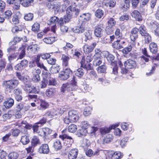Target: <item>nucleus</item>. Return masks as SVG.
Listing matches in <instances>:
<instances>
[{
	"label": "nucleus",
	"mask_w": 159,
	"mask_h": 159,
	"mask_svg": "<svg viewBox=\"0 0 159 159\" xmlns=\"http://www.w3.org/2000/svg\"><path fill=\"white\" fill-rule=\"evenodd\" d=\"M41 83H42L41 84V88H45L46 87L47 84H48V80L46 79H43L41 81Z\"/></svg>",
	"instance_id": "69168bd1"
},
{
	"label": "nucleus",
	"mask_w": 159,
	"mask_h": 159,
	"mask_svg": "<svg viewBox=\"0 0 159 159\" xmlns=\"http://www.w3.org/2000/svg\"><path fill=\"white\" fill-rule=\"evenodd\" d=\"M63 108L61 107L60 110L59 109L56 111H53L52 112L48 111L46 113L45 115L46 116L49 117V118H52L54 116L59 115L63 113L64 111Z\"/></svg>",
	"instance_id": "1a4fd4ad"
},
{
	"label": "nucleus",
	"mask_w": 159,
	"mask_h": 159,
	"mask_svg": "<svg viewBox=\"0 0 159 159\" xmlns=\"http://www.w3.org/2000/svg\"><path fill=\"white\" fill-rule=\"evenodd\" d=\"M81 67H82L84 70H86V71L91 70L92 68L91 64L90 63L88 64H84L81 63Z\"/></svg>",
	"instance_id": "864d4df0"
},
{
	"label": "nucleus",
	"mask_w": 159,
	"mask_h": 159,
	"mask_svg": "<svg viewBox=\"0 0 159 159\" xmlns=\"http://www.w3.org/2000/svg\"><path fill=\"white\" fill-rule=\"evenodd\" d=\"M115 125H112L109 128H102L100 129V132L102 134H105L109 133L111 129L115 128Z\"/></svg>",
	"instance_id": "412c9836"
},
{
	"label": "nucleus",
	"mask_w": 159,
	"mask_h": 159,
	"mask_svg": "<svg viewBox=\"0 0 159 159\" xmlns=\"http://www.w3.org/2000/svg\"><path fill=\"white\" fill-rule=\"evenodd\" d=\"M59 137L63 140H64L65 139H69L70 140V142L71 143L74 142L71 136H68L66 134H63L61 135H60L59 136Z\"/></svg>",
	"instance_id": "c03bdc74"
},
{
	"label": "nucleus",
	"mask_w": 159,
	"mask_h": 159,
	"mask_svg": "<svg viewBox=\"0 0 159 159\" xmlns=\"http://www.w3.org/2000/svg\"><path fill=\"white\" fill-rule=\"evenodd\" d=\"M24 89L26 92L30 93H39L35 87L32 85L29 81L24 82Z\"/></svg>",
	"instance_id": "20e7f679"
},
{
	"label": "nucleus",
	"mask_w": 159,
	"mask_h": 159,
	"mask_svg": "<svg viewBox=\"0 0 159 159\" xmlns=\"http://www.w3.org/2000/svg\"><path fill=\"white\" fill-rule=\"evenodd\" d=\"M131 16L134 18L136 20L141 21L142 20V16L140 13L138 11H134L131 14Z\"/></svg>",
	"instance_id": "a211bd4d"
},
{
	"label": "nucleus",
	"mask_w": 159,
	"mask_h": 159,
	"mask_svg": "<svg viewBox=\"0 0 159 159\" xmlns=\"http://www.w3.org/2000/svg\"><path fill=\"white\" fill-rule=\"evenodd\" d=\"M40 28V25L37 23H35L32 26V30L34 32L39 31Z\"/></svg>",
	"instance_id": "3c124183"
},
{
	"label": "nucleus",
	"mask_w": 159,
	"mask_h": 159,
	"mask_svg": "<svg viewBox=\"0 0 159 159\" xmlns=\"http://www.w3.org/2000/svg\"><path fill=\"white\" fill-rule=\"evenodd\" d=\"M28 63V61L27 60L24 59L20 63L16 64L15 68L16 70L21 71L27 66Z\"/></svg>",
	"instance_id": "6e6552de"
},
{
	"label": "nucleus",
	"mask_w": 159,
	"mask_h": 159,
	"mask_svg": "<svg viewBox=\"0 0 159 159\" xmlns=\"http://www.w3.org/2000/svg\"><path fill=\"white\" fill-rule=\"evenodd\" d=\"M66 14L64 19L65 23L69 22L72 17H76L79 14L80 10L76 7L70 6L66 10Z\"/></svg>",
	"instance_id": "f257e3e1"
},
{
	"label": "nucleus",
	"mask_w": 159,
	"mask_h": 159,
	"mask_svg": "<svg viewBox=\"0 0 159 159\" xmlns=\"http://www.w3.org/2000/svg\"><path fill=\"white\" fill-rule=\"evenodd\" d=\"M77 78L74 76L70 82H67L63 84L61 87V92L66 93L73 90L77 86Z\"/></svg>",
	"instance_id": "f03ea898"
},
{
	"label": "nucleus",
	"mask_w": 159,
	"mask_h": 159,
	"mask_svg": "<svg viewBox=\"0 0 159 159\" xmlns=\"http://www.w3.org/2000/svg\"><path fill=\"white\" fill-rule=\"evenodd\" d=\"M34 0H26L24 3H22V5L24 7H28L30 6L31 3H33Z\"/></svg>",
	"instance_id": "5fc2aeb1"
},
{
	"label": "nucleus",
	"mask_w": 159,
	"mask_h": 159,
	"mask_svg": "<svg viewBox=\"0 0 159 159\" xmlns=\"http://www.w3.org/2000/svg\"><path fill=\"white\" fill-rule=\"evenodd\" d=\"M55 37H48L45 38L43 39V41L47 44H51L55 42Z\"/></svg>",
	"instance_id": "72a5a7b5"
},
{
	"label": "nucleus",
	"mask_w": 159,
	"mask_h": 159,
	"mask_svg": "<svg viewBox=\"0 0 159 159\" xmlns=\"http://www.w3.org/2000/svg\"><path fill=\"white\" fill-rule=\"evenodd\" d=\"M91 15L89 13L83 14L82 16H80V18L82 17L84 22H86L89 20L91 17Z\"/></svg>",
	"instance_id": "a19ab883"
},
{
	"label": "nucleus",
	"mask_w": 159,
	"mask_h": 159,
	"mask_svg": "<svg viewBox=\"0 0 159 159\" xmlns=\"http://www.w3.org/2000/svg\"><path fill=\"white\" fill-rule=\"evenodd\" d=\"M31 144L34 147L41 144L40 140L39 138L36 136L33 137L31 141Z\"/></svg>",
	"instance_id": "393cba45"
},
{
	"label": "nucleus",
	"mask_w": 159,
	"mask_h": 159,
	"mask_svg": "<svg viewBox=\"0 0 159 159\" xmlns=\"http://www.w3.org/2000/svg\"><path fill=\"white\" fill-rule=\"evenodd\" d=\"M120 39L117 40L113 43L112 46L113 48L116 49H119L123 48L125 43V41L122 38Z\"/></svg>",
	"instance_id": "0eeeda50"
},
{
	"label": "nucleus",
	"mask_w": 159,
	"mask_h": 159,
	"mask_svg": "<svg viewBox=\"0 0 159 159\" xmlns=\"http://www.w3.org/2000/svg\"><path fill=\"white\" fill-rule=\"evenodd\" d=\"M50 151L48 145L46 143L42 144L40 146L38 152L40 154H47Z\"/></svg>",
	"instance_id": "9d476101"
},
{
	"label": "nucleus",
	"mask_w": 159,
	"mask_h": 159,
	"mask_svg": "<svg viewBox=\"0 0 159 159\" xmlns=\"http://www.w3.org/2000/svg\"><path fill=\"white\" fill-rule=\"evenodd\" d=\"M108 26L112 27L116 24V21L113 17H111L108 21Z\"/></svg>",
	"instance_id": "8fccbe9b"
},
{
	"label": "nucleus",
	"mask_w": 159,
	"mask_h": 159,
	"mask_svg": "<svg viewBox=\"0 0 159 159\" xmlns=\"http://www.w3.org/2000/svg\"><path fill=\"white\" fill-rule=\"evenodd\" d=\"M34 15L33 13H29L25 14L24 16V19L27 21H31L33 19Z\"/></svg>",
	"instance_id": "a18cd8bd"
},
{
	"label": "nucleus",
	"mask_w": 159,
	"mask_h": 159,
	"mask_svg": "<svg viewBox=\"0 0 159 159\" xmlns=\"http://www.w3.org/2000/svg\"><path fill=\"white\" fill-rule=\"evenodd\" d=\"M56 92V90L54 88H50L47 89L46 92V94L48 97H51Z\"/></svg>",
	"instance_id": "473e14b6"
},
{
	"label": "nucleus",
	"mask_w": 159,
	"mask_h": 159,
	"mask_svg": "<svg viewBox=\"0 0 159 159\" xmlns=\"http://www.w3.org/2000/svg\"><path fill=\"white\" fill-rule=\"evenodd\" d=\"M139 30L137 28H134L131 31L130 36L131 41L133 42L135 41L138 38Z\"/></svg>",
	"instance_id": "4468645a"
},
{
	"label": "nucleus",
	"mask_w": 159,
	"mask_h": 159,
	"mask_svg": "<svg viewBox=\"0 0 159 159\" xmlns=\"http://www.w3.org/2000/svg\"><path fill=\"white\" fill-rule=\"evenodd\" d=\"M18 54L17 53L12 54L11 55L9 56L8 57V60L10 63H11L12 61L17 58Z\"/></svg>",
	"instance_id": "603ef678"
},
{
	"label": "nucleus",
	"mask_w": 159,
	"mask_h": 159,
	"mask_svg": "<svg viewBox=\"0 0 159 159\" xmlns=\"http://www.w3.org/2000/svg\"><path fill=\"white\" fill-rule=\"evenodd\" d=\"M20 141L23 145H26L30 142V139L28 136L24 135L22 136Z\"/></svg>",
	"instance_id": "e433bc0d"
},
{
	"label": "nucleus",
	"mask_w": 159,
	"mask_h": 159,
	"mask_svg": "<svg viewBox=\"0 0 159 159\" xmlns=\"http://www.w3.org/2000/svg\"><path fill=\"white\" fill-rule=\"evenodd\" d=\"M107 66L105 64H103L99 66L97 68L98 73H105L106 72Z\"/></svg>",
	"instance_id": "bb28decb"
},
{
	"label": "nucleus",
	"mask_w": 159,
	"mask_h": 159,
	"mask_svg": "<svg viewBox=\"0 0 159 159\" xmlns=\"http://www.w3.org/2000/svg\"><path fill=\"white\" fill-rule=\"evenodd\" d=\"M40 109L43 110L47 108L49 106L48 104L44 100L40 101Z\"/></svg>",
	"instance_id": "79ce46f5"
},
{
	"label": "nucleus",
	"mask_w": 159,
	"mask_h": 159,
	"mask_svg": "<svg viewBox=\"0 0 159 159\" xmlns=\"http://www.w3.org/2000/svg\"><path fill=\"white\" fill-rule=\"evenodd\" d=\"M19 84L18 80L11 79L3 82V85L7 91H11L16 88Z\"/></svg>",
	"instance_id": "7ed1b4c3"
},
{
	"label": "nucleus",
	"mask_w": 159,
	"mask_h": 159,
	"mask_svg": "<svg viewBox=\"0 0 159 159\" xmlns=\"http://www.w3.org/2000/svg\"><path fill=\"white\" fill-rule=\"evenodd\" d=\"M138 29H139V33L143 36H146L147 35L149 34L148 33L147 29L144 25L140 26Z\"/></svg>",
	"instance_id": "5701e85b"
},
{
	"label": "nucleus",
	"mask_w": 159,
	"mask_h": 159,
	"mask_svg": "<svg viewBox=\"0 0 159 159\" xmlns=\"http://www.w3.org/2000/svg\"><path fill=\"white\" fill-rule=\"evenodd\" d=\"M112 140V136L111 134H108L103 139V141H102V143L104 144L106 143H108Z\"/></svg>",
	"instance_id": "c756f323"
},
{
	"label": "nucleus",
	"mask_w": 159,
	"mask_h": 159,
	"mask_svg": "<svg viewBox=\"0 0 159 159\" xmlns=\"http://www.w3.org/2000/svg\"><path fill=\"white\" fill-rule=\"evenodd\" d=\"M14 104L13 99L10 98L7 99V101L3 103L4 106L6 108H9L11 107Z\"/></svg>",
	"instance_id": "aec40b11"
},
{
	"label": "nucleus",
	"mask_w": 159,
	"mask_h": 159,
	"mask_svg": "<svg viewBox=\"0 0 159 159\" xmlns=\"http://www.w3.org/2000/svg\"><path fill=\"white\" fill-rule=\"evenodd\" d=\"M104 14V11L100 9L97 10L95 12L96 17L98 19L102 18Z\"/></svg>",
	"instance_id": "c9c22d12"
},
{
	"label": "nucleus",
	"mask_w": 159,
	"mask_h": 159,
	"mask_svg": "<svg viewBox=\"0 0 159 159\" xmlns=\"http://www.w3.org/2000/svg\"><path fill=\"white\" fill-rule=\"evenodd\" d=\"M78 151L77 149L71 150L69 152L68 157L69 159H75L77 156Z\"/></svg>",
	"instance_id": "dca6fc26"
},
{
	"label": "nucleus",
	"mask_w": 159,
	"mask_h": 159,
	"mask_svg": "<svg viewBox=\"0 0 159 159\" xmlns=\"http://www.w3.org/2000/svg\"><path fill=\"white\" fill-rule=\"evenodd\" d=\"M39 48L37 44L29 46L27 48V50L29 52L32 54L36 53L39 50Z\"/></svg>",
	"instance_id": "6ab92c4d"
},
{
	"label": "nucleus",
	"mask_w": 159,
	"mask_h": 159,
	"mask_svg": "<svg viewBox=\"0 0 159 159\" xmlns=\"http://www.w3.org/2000/svg\"><path fill=\"white\" fill-rule=\"evenodd\" d=\"M140 0H133L131 2L132 7L133 9L136 8L138 6Z\"/></svg>",
	"instance_id": "680f3d73"
},
{
	"label": "nucleus",
	"mask_w": 159,
	"mask_h": 159,
	"mask_svg": "<svg viewBox=\"0 0 159 159\" xmlns=\"http://www.w3.org/2000/svg\"><path fill=\"white\" fill-rule=\"evenodd\" d=\"M77 129L76 125L74 124L70 125L68 127V131L71 133H74L75 132Z\"/></svg>",
	"instance_id": "49530a36"
},
{
	"label": "nucleus",
	"mask_w": 159,
	"mask_h": 159,
	"mask_svg": "<svg viewBox=\"0 0 159 159\" xmlns=\"http://www.w3.org/2000/svg\"><path fill=\"white\" fill-rule=\"evenodd\" d=\"M13 93L15 96H16L20 95H22V92L21 89L19 88L15 89L13 91Z\"/></svg>",
	"instance_id": "4d7b16f0"
},
{
	"label": "nucleus",
	"mask_w": 159,
	"mask_h": 159,
	"mask_svg": "<svg viewBox=\"0 0 159 159\" xmlns=\"http://www.w3.org/2000/svg\"><path fill=\"white\" fill-rule=\"evenodd\" d=\"M12 23L13 24L16 25L19 23V20L18 16L15 15L13 16L12 19Z\"/></svg>",
	"instance_id": "e2e57ef3"
},
{
	"label": "nucleus",
	"mask_w": 159,
	"mask_h": 159,
	"mask_svg": "<svg viewBox=\"0 0 159 159\" xmlns=\"http://www.w3.org/2000/svg\"><path fill=\"white\" fill-rule=\"evenodd\" d=\"M51 74L48 72H44L43 73V79L49 80L51 78Z\"/></svg>",
	"instance_id": "338daca9"
},
{
	"label": "nucleus",
	"mask_w": 159,
	"mask_h": 159,
	"mask_svg": "<svg viewBox=\"0 0 159 159\" xmlns=\"http://www.w3.org/2000/svg\"><path fill=\"white\" fill-rule=\"evenodd\" d=\"M103 53L105 54L106 58L108 62L110 63V65H114L115 64L117 63L116 61L115 60V57L112 54L110 53L107 51L103 52Z\"/></svg>",
	"instance_id": "423d86ee"
},
{
	"label": "nucleus",
	"mask_w": 159,
	"mask_h": 159,
	"mask_svg": "<svg viewBox=\"0 0 159 159\" xmlns=\"http://www.w3.org/2000/svg\"><path fill=\"white\" fill-rule=\"evenodd\" d=\"M69 59L70 58L68 56L65 55H63L62 57L63 65L65 66H67Z\"/></svg>",
	"instance_id": "f704fd0d"
},
{
	"label": "nucleus",
	"mask_w": 159,
	"mask_h": 159,
	"mask_svg": "<svg viewBox=\"0 0 159 159\" xmlns=\"http://www.w3.org/2000/svg\"><path fill=\"white\" fill-rule=\"evenodd\" d=\"M124 65L125 67L127 69H132L136 66L135 61L130 59L125 61L124 62Z\"/></svg>",
	"instance_id": "ddd939ff"
},
{
	"label": "nucleus",
	"mask_w": 159,
	"mask_h": 159,
	"mask_svg": "<svg viewBox=\"0 0 159 159\" xmlns=\"http://www.w3.org/2000/svg\"><path fill=\"white\" fill-rule=\"evenodd\" d=\"M84 69L81 68H79L75 72V75L76 76L81 77L84 74Z\"/></svg>",
	"instance_id": "2f4dec72"
},
{
	"label": "nucleus",
	"mask_w": 159,
	"mask_h": 159,
	"mask_svg": "<svg viewBox=\"0 0 159 159\" xmlns=\"http://www.w3.org/2000/svg\"><path fill=\"white\" fill-rule=\"evenodd\" d=\"M112 67L111 68H112V73L115 75H116L117 74L118 67L117 66V63H115L114 65H111Z\"/></svg>",
	"instance_id": "6e6d98bb"
},
{
	"label": "nucleus",
	"mask_w": 159,
	"mask_h": 159,
	"mask_svg": "<svg viewBox=\"0 0 159 159\" xmlns=\"http://www.w3.org/2000/svg\"><path fill=\"white\" fill-rule=\"evenodd\" d=\"M27 46V44L24 43L22 45L21 47L19 48L18 52L19 55L17 58V60L19 59H22L25 57V49Z\"/></svg>",
	"instance_id": "9b49d317"
},
{
	"label": "nucleus",
	"mask_w": 159,
	"mask_h": 159,
	"mask_svg": "<svg viewBox=\"0 0 159 159\" xmlns=\"http://www.w3.org/2000/svg\"><path fill=\"white\" fill-rule=\"evenodd\" d=\"M53 147L57 150L60 149L62 148L61 142L59 140H56L54 143Z\"/></svg>",
	"instance_id": "37998d69"
},
{
	"label": "nucleus",
	"mask_w": 159,
	"mask_h": 159,
	"mask_svg": "<svg viewBox=\"0 0 159 159\" xmlns=\"http://www.w3.org/2000/svg\"><path fill=\"white\" fill-rule=\"evenodd\" d=\"M132 49V47L131 46H129L128 47L124 48L122 51L123 54L126 55L129 52H130Z\"/></svg>",
	"instance_id": "13d9d810"
},
{
	"label": "nucleus",
	"mask_w": 159,
	"mask_h": 159,
	"mask_svg": "<svg viewBox=\"0 0 159 159\" xmlns=\"http://www.w3.org/2000/svg\"><path fill=\"white\" fill-rule=\"evenodd\" d=\"M87 133V129L81 128L79 129L77 133V135L79 137H82L86 135Z\"/></svg>",
	"instance_id": "a878e982"
},
{
	"label": "nucleus",
	"mask_w": 159,
	"mask_h": 159,
	"mask_svg": "<svg viewBox=\"0 0 159 159\" xmlns=\"http://www.w3.org/2000/svg\"><path fill=\"white\" fill-rule=\"evenodd\" d=\"M122 157L121 153L118 151L115 152L111 156V159H120Z\"/></svg>",
	"instance_id": "58836bf2"
},
{
	"label": "nucleus",
	"mask_w": 159,
	"mask_h": 159,
	"mask_svg": "<svg viewBox=\"0 0 159 159\" xmlns=\"http://www.w3.org/2000/svg\"><path fill=\"white\" fill-rule=\"evenodd\" d=\"M19 155L16 152H10L8 155V159H17Z\"/></svg>",
	"instance_id": "4c0bfd02"
},
{
	"label": "nucleus",
	"mask_w": 159,
	"mask_h": 159,
	"mask_svg": "<svg viewBox=\"0 0 159 159\" xmlns=\"http://www.w3.org/2000/svg\"><path fill=\"white\" fill-rule=\"evenodd\" d=\"M60 69L59 66L55 64L52 66L50 68V71L52 73H57L59 72Z\"/></svg>",
	"instance_id": "cd10ccee"
},
{
	"label": "nucleus",
	"mask_w": 159,
	"mask_h": 159,
	"mask_svg": "<svg viewBox=\"0 0 159 159\" xmlns=\"http://www.w3.org/2000/svg\"><path fill=\"white\" fill-rule=\"evenodd\" d=\"M103 27L100 25H98L95 27L94 31V34L97 37H101L102 35Z\"/></svg>",
	"instance_id": "f3484780"
},
{
	"label": "nucleus",
	"mask_w": 159,
	"mask_h": 159,
	"mask_svg": "<svg viewBox=\"0 0 159 159\" xmlns=\"http://www.w3.org/2000/svg\"><path fill=\"white\" fill-rule=\"evenodd\" d=\"M72 71L69 68L64 69L59 74V78L60 80L64 81L68 79L72 74Z\"/></svg>",
	"instance_id": "39448f33"
},
{
	"label": "nucleus",
	"mask_w": 159,
	"mask_h": 159,
	"mask_svg": "<svg viewBox=\"0 0 159 159\" xmlns=\"http://www.w3.org/2000/svg\"><path fill=\"white\" fill-rule=\"evenodd\" d=\"M97 45L96 43H94L90 45H85L83 47L84 51L86 53L92 52Z\"/></svg>",
	"instance_id": "2eb2a0df"
},
{
	"label": "nucleus",
	"mask_w": 159,
	"mask_h": 159,
	"mask_svg": "<svg viewBox=\"0 0 159 159\" xmlns=\"http://www.w3.org/2000/svg\"><path fill=\"white\" fill-rule=\"evenodd\" d=\"M73 31L75 33H81L84 31L85 28L83 26H77L75 27L73 29Z\"/></svg>",
	"instance_id": "7c9ffc66"
},
{
	"label": "nucleus",
	"mask_w": 159,
	"mask_h": 159,
	"mask_svg": "<svg viewBox=\"0 0 159 159\" xmlns=\"http://www.w3.org/2000/svg\"><path fill=\"white\" fill-rule=\"evenodd\" d=\"M12 13L11 11L7 10L4 14V18L5 19L9 20L11 18Z\"/></svg>",
	"instance_id": "de8ad7c7"
},
{
	"label": "nucleus",
	"mask_w": 159,
	"mask_h": 159,
	"mask_svg": "<svg viewBox=\"0 0 159 159\" xmlns=\"http://www.w3.org/2000/svg\"><path fill=\"white\" fill-rule=\"evenodd\" d=\"M11 31L13 33L16 34L18 33L19 32L21 31L22 29L18 26L15 25L12 28Z\"/></svg>",
	"instance_id": "09e8293b"
},
{
	"label": "nucleus",
	"mask_w": 159,
	"mask_h": 159,
	"mask_svg": "<svg viewBox=\"0 0 159 159\" xmlns=\"http://www.w3.org/2000/svg\"><path fill=\"white\" fill-rule=\"evenodd\" d=\"M149 48L150 52L153 53H156L157 51V45L155 43H151L149 45Z\"/></svg>",
	"instance_id": "b1692460"
},
{
	"label": "nucleus",
	"mask_w": 159,
	"mask_h": 159,
	"mask_svg": "<svg viewBox=\"0 0 159 159\" xmlns=\"http://www.w3.org/2000/svg\"><path fill=\"white\" fill-rule=\"evenodd\" d=\"M130 6V2L128 1L125 0V3L123 6L124 10L126 11L128 10Z\"/></svg>",
	"instance_id": "bf43d9fd"
},
{
	"label": "nucleus",
	"mask_w": 159,
	"mask_h": 159,
	"mask_svg": "<svg viewBox=\"0 0 159 159\" xmlns=\"http://www.w3.org/2000/svg\"><path fill=\"white\" fill-rule=\"evenodd\" d=\"M7 154L3 150H0V159H6Z\"/></svg>",
	"instance_id": "774afa93"
},
{
	"label": "nucleus",
	"mask_w": 159,
	"mask_h": 159,
	"mask_svg": "<svg viewBox=\"0 0 159 159\" xmlns=\"http://www.w3.org/2000/svg\"><path fill=\"white\" fill-rule=\"evenodd\" d=\"M115 34L116 38L121 39L122 37V33L120 32V30L119 29H117L115 32Z\"/></svg>",
	"instance_id": "052dcab7"
},
{
	"label": "nucleus",
	"mask_w": 159,
	"mask_h": 159,
	"mask_svg": "<svg viewBox=\"0 0 159 159\" xmlns=\"http://www.w3.org/2000/svg\"><path fill=\"white\" fill-rule=\"evenodd\" d=\"M69 118H70L72 122H76L79 120V116L76 111L73 110L68 112Z\"/></svg>",
	"instance_id": "f8f14e48"
},
{
	"label": "nucleus",
	"mask_w": 159,
	"mask_h": 159,
	"mask_svg": "<svg viewBox=\"0 0 159 159\" xmlns=\"http://www.w3.org/2000/svg\"><path fill=\"white\" fill-rule=\"evenodd\" d=\"M20 126H21L27 129H30L32 127V125L30 124L25 120H23L21 121Z\"/></svg>",
	"instance_id": "c85d7f7f"
},
{
	"label": "nucleus",
	"mask_w": 159,
	"mask_h": 159,
	"mask_svg": "<svg viewBox=\"0 0 159 159\" xmlns=\"http://www.w3.org/2000/svg\"><path fill=\"white\" fill-rule=\"evenodd\" d=\"M84 36H83V39H84L85 42L92 39V32L91 31H87L84 33Z\"/></svg>",
	"instance_id": "4be33fe9"
},
{
	"label": "nucleus",
	"mask_w": 159,
	"mask_h": 159,
	"mask_svg": "<svg viewBox=\"0 0 159 159\" xmlns=\"http://www.w3.org/2000/svg\"><path fill=\"white\" fill-rule=\"evenodd\" d=\"M6 7L5 3L3 1H0V12H2L4 11V10Z\"/></svg>",
	"instance_id": "0e129e2a"
},
{
	"label": "nucleus",
	"mask_w": 159,
	"mask_h": 159,
	"mask_svg": "<svg viewBox=\"0 0 159 159\" xmlns=\"http://www.w3.org/2000/svg\"><path fill=\"white\" fill-rule=\"evenodd\" d=\"M44 136L45 137L48 135L53 134L52 133L53 131L48 128H45L43 129Z\"/></svg>",
	"instance_id": "ea45409f"
}]
</instances>
